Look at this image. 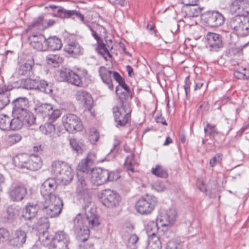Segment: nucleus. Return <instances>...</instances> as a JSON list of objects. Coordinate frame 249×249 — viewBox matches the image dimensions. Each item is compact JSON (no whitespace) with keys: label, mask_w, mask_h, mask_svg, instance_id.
Segmentation results:
<instances>
[{"label":"nucleus","mask_w":249,"mask_h":249,"mask_svg":"<svg viewBox=\"0 0 249 249\" xmlns=\"http://www.w3.org/2000/svg\"><path fill=\"white\" fill-rule=\"evenodd\" d=\"M84 209L86 211L85 217H82L79 213L73 220L76 231V238L79 243L86 242L89 239V231L88 226L92 228L99 224L95 209L91 207L89 209L88 205L85 206Z\"/></svg>","instance_id":"obj_1"},{"label":"nucleus","mask_w":249,"mask_h":249,"mask_svg":"<svg viewBox=\"0 0 249 249\" xmlns=\"http://www.w3.org/2000/svg\"><path fill=\"white\" fill-rule=\"evenodd\" d=\"M113 116L117 127L124 126L128 123L131 110L128 103L121 98V103L112 108Z\"/></svg>","instance_id":"obj_2"},{"label":"nucleus","mask_w":249,"mask_h":249,"mask_svg":"<svg viewBox=\"0 0 249 249\" xmlns=\"http://www.w3.org/2000/svg\"><path fill=\"white\" fill-rule=\"evenodd\" d=\"M228 27L238 36H245L249 35V17L235 16L230 19Z\"/></svg>","instance_id":"obj_3"},{"label":"nucleus","mask_w":249,"mask_h":249,"mask_svg":"<svg viewBox=\"0 0 249 249\" xmlns=\"http://www.w3.org/2000/svg\"><path fill=\"white\" fill-rule=\"evenodd\" d=\"M63 205L62 200L59 197L53 196L52 199L45 200L42 210L47 218H52L59 215Z\"/></svg>","instance_id":"obj_4"},{"label":"nucleus","mask_w":249,"mask_h":249,"mask_svg":"<svg viewBox=\"0 0 249 249\" xmlns=\"http://www.w3.org/2000/svg\"><path fill=\"white\" fill-rule=\"evenodd\" d=\"M157 202V198L154 196L146 195L137 201L136 208L140 213L148 214L153 211Z\"/></svg>","instance_id":"obj_5"},{"label":"nucleus","mask_w":249,"mask_h":249,"mask_svg":"<svg viewBox=\"0 0 249 249\" xmlns=\"http://www.w3.org/2000/svg\"><path fill=\"white\" fill-rule=\"evenodd\" d=\"M100 200L106 207L114 208L119 205L121 197L116 191L111 189H105L102 191Z\"/></svg>","instance_id":"obj_6"},{"label":"nucleus","mask_w":249,"mask_h":249,"mask_svg":"<svg viewBox=\"0 0 249 249\" xmlns=\"http://www.w3.org/2000/svg\"><path fill=\"white\" fill-rule=\"evenodd\" d=\"M62 121L66 130L71 133L80 131L83 126L80 118L74 114H67L64 115Z\"/></svg>","instance_id":"obj_7"},{"label":"nucleus","mask_w":249,"mask_h":249,"mask_svg":"<svg viewBox=\"0 0 249 249\" xmlns=\"http://www.w3.org/2000/svg\"><path fill=\"white\" fill-rule=\"evenodd\" d=\"M57 185L53 178L46 180L42 184L40 193L45 200L52 199V196H57L55 194Z\"/></svg>","instance_id":"obj_8"},{"label":"nucleus","mask_w":249,"mask_h":249,"mask_svg":"<svg viewBox=\"0 0 249 249\" xmlns=\"http://www.w3.org/2000/svg\"><path fill=\"white\" fill-rule=\"evenodd\" d=\"M70 242V239L68 235L63 231H58L55 233L50 248L69 249Z\"/></svg>","instance_id":"obj_9"},{"label":"nucleus","mask_w":249,"mask_h":249,"mask_svg":"<svg viewBox=\"0 0 249 249\" xmlns=\"http://www.w3.org/2000/svg\"><path fill=\"white\" fill-rule=\"evenodd\" d=\"M60 78L65 81L77 87H82L83 83L80 76L70 69L62 70L60 72Z\"/></svg>","instance_id":"obj_10"},{"label":"nucleus","mask_w":249,"mask_h":249,"mask_svg":"<svg viewBox=\"0 0 249 249\" xmlns=\"http://www.w3.org/2000/svg\"><path fill=\"white\" fill-rule=\"evenodd\" d=\"M12 105L13 115H24L28 111L29 101L26 97H18L13 101Z\"/></svg>","instance_id":"obj_11"},{"label":"nucleus","mask_w":249,"mask_h":249,"mask_svg":"<svg viewBox=\"0 0 249 249\" xmlns=\"http://www.w3.org/2000/svg\"><path fill=\"white\" fill-rule=\"evenodd\" d=\"M77 180L76 182V193L85 197L89 196V194L88 190V176L87 174L82 175L80 173H77Z\"/></svg>","instance_id":"obj_12"},{"label":"nucleus","mask_w":249,"mask_h":249,"mask_svg":"<svg viewBox=\"0 0 249 249\" xmlns=\"http://www.w3.org/2000/svg\"><path fill=\"white\" fill-rule=\"evenodd\" d=\"M108 170L97 168L92 170L91 181L96 186L102 185L108 181Z\"/></svg>","instance_id":"obj_13"},{"label":"nucleus","mask_w":249,"mask_h":249,"mask_svg":"<svg viewBox=\"0 0 249 249\" xmlns=\"http://www.w3.org/2000/svg\"><path fill=\"white\" fill-rule=\"evenodd\" d=\"M75 97L78 101L84 105L86 110L92 113L91 108L93 101L90 93L84 90H79L76 92Z\"/></svg>","instance_id":"obj_14"},{"label":"nucleus","mask_w":249,"mask_h":249,"mask_svg":"<svg viewBox=\"0 0 249 249\" xmlns=\"http://www.w3.org/2000/svg\"><path fill=\"white\" fill-rule=\"evenodd\" d=\"M27 194L26 187L20 184L13 185L9 192L10 198L13 201H19L23 200Z\"/></svg>","instance_id":"obj_15"},{"label":"nucleus","mask_w":249,"mask_h":249,"mask_svg":"<svg viewBox=\"0 0 249 249\" xmlns=\"http://www.w3.org/2000/svg\"><path fill=\"white\" fill-rule=\"evenodd\" d=\"M207 41L211 51H217L219 49L222 48L223 46L221 36L216 33H208Z\"/></svg>","instance_id":"obj_16"},{"label":"nucleus","mask_w":249,"mask_h":249,"mask_svg":"<svg viewBox=\"0 0 249 249\" xmlns=\"http://www.w3.org/2000/svg\"><path fill=\"white\" fill-rule=\"evenodd\" d=\"M27 238V232L19 228L13 232L10 243L13 246L21 247L25 243Z\"/></svg>","instance_id":"obj_17"},{"label":"nucleus","mask_w":249,"mask_h":249,"mask_svg":"<svg viewBox=\"0 0 249 249\" xmlns=\"http://www.w3.org/2000/svg\"><path fill=\"white\" fill-rule=\"evenodd\" d=\"M167 233L168 232L160 237L157 236L155 232L149 235L147 249H161L162 242H166L165 239L167 238Z\"/></svg>","instance_id":"obj_18"},{"label":"nucleus","mask_w":249,"mask_h":249,"mask_svg":"<svg viewBox=\"0 0 249 249\" xmlns=\"http://www.w3.org/2000/svg\"><path fill=\"white\" fill-rule=\"evenodd\" d=\"M29 40L30 41V44L35 49L40 51H45V37L41 35H33L29 36Z\"/></svg>","instance_id":"obj_19"},{"label":"nucleus","mask_w":249,"mask_h":249,"mask_svg":"<svg viewBox=\"0 0 249 249\" xmlns=\"http://www.w3.org/2000/svg\"><path fill=\"white\" fill-rule=\"evenodd\" d=\"M39 208L37 204L28 203L23 210V213L22 217L26 220H34Z\"/></svg>","instance_id":"obj_20"},{"label":"nucleus","mask_w":249,"mask_h":249,"mask_svg":"<svg viewBox=\"0 0 249 249\" xmlns=\"http://www.w3.org/2000/svg\"><path fill=\"white\" fill-rule=\"evenodd\" d=\"M177 213L174 208H170L163 215L160 220L162 222L161 226L163 227L169 226L174 224L176 220Z\"/></svg>","instance_id":"obj_21"},{"label":"nucleus","mask_w":249,"mask_h":249,"mask_svg":"<svg viewBox=\"0 0 249 249\" xmlns=\"http://www.w3.org/2000/svg\"><path fill=\"white\" fill-rule=\"evenodd\" d=\"M177 213L174 208H170L163 215L160 220L162 222L161 226L163 227L169 226L174 224L176 220Z\"/></svg>","instance_id":"obj_22"},{"label":"nucleus","mask_w":249,"mask_h":249,"mask_svg":"<svg viewBox=\"0 0 249 249\" xmlns=\"http://www.w3.org/2000/svg\"><path fill=\"white\" fill-rule=\"evenodd\" d=\"M177 213L174 208H170L163 215L160 220L162 222L161 226L163 227L169 226L174 224L176 220Z\"/></svg>","instance_id":"obj_23"},{"label":"nucleus","mask_w":249,"mask_h":249,"mask_svg":"<svg viewBox=\"0 0 249 249\" xmlns=\"http://www.w3.org/2000/svg\"><path fill=\"white\" fill-rule=\"evenodd\" d=\"M21 208L16 205H11L6 209V218L9 222H13L19 215Z\"/></svg>","instance_id":"obj_24"},{"label":"nucleus","mask_w":249,"mask_h":249,"mask_svg":"<svg viewBox=\"0 0 249 249\" xmlns=\"http://www.w3.org/2000/svg\"><path fill=\"white\" fill-rule=\"evenodd\" d=\"M203 8L201 7L196 4L193 5L183 6L182 11L185 12L186 15L189 17H196L202 14Z\"/></svg>","instance_id":"obj_25"},{"label":"nucleus","mask_w":249,"mask_h":249,"mask_svg":"<svg viewBox=\"0 0 249 249\" xmlns=\"http://www.w3.org/2000/svg\"><path fill=\"white\" fill-rule=\"evenodd\" d=\"M99 72L103 82L107 85L108 89H113V85L112 82V71L108 70L105 67H101L99 68Z\"/></svg>","instance_id":"obj_26"},{"label":"nucleus","mask_w":249,"mask_h":249,"mask_svg":"<svg viewBox=\"0 0 249 249\" xmlns=\"http://www.w3.org/2000/svg\"><path fill=\"white\" fill-rule=\"evenodd\" d=\"M53 109L52 104L41 102H37L34 108L36 113L43 118L47 117L50 109Z\"/></svg>","instance_id":"obj_27"},{"label":"nucleus","mask_w":249,"mask_h":249,"mask_svg":"<svg viewBox=\"0 0 249 249\" xmlns=\"http://www.w3.org/2000/svg\"><path fill=\"white\" fill-rule=\"evenodd\" d=\"M73 15H75L77 18H79L81 21L85 23L84 16L79 11L67 10L64 8H61L57 10V16L62 18H71Z\"/></svg>","instance_id":"obj_28"},{"label":"nucleus","mask_w":249,"mask_h":249,"mask_svg":"<svg viewBox=\"0 0 249 249\" xmlns=\"http://www.w3.org/2000/svg\"><path fill=\"white\" fill-rule=\"evenodd\" d=\"M73 15H75L77 18H79L81 21L85 23L84 16L79 11L67 10L64 8H61L57 10V16L62 18H71Z\"/></svg>","instance_id":"obj_29"},{"label":"nucleus","mask_w":249,"mask_h":249,"mask_svg":"<svg viewBox=\"0 0 249 249\" xmlns=\"http://www.w3.org/2000/svg\"><path fill=\"white\" fill-rule=\"evenodd\" d=\"M64 50L72 56L76 57L83 53V49L80 45L75 42H72L65 46Z\"/></svg>","instance_id":"obj_30"},{"label":"nucleus","mask_w":249,"mask_h":249,"mask_svg":"<svg viewBox=\"0 0 249 249\" xmlns=\"http://www.w3.org/2000/svg\"><path fill=\"white\" fill-rule=\"evenodd\" d=\"M45 46L46 51L47 50L55 51L60 50L62 46V44L61 40L58 37H50L48 39L46 38Z\"/></svg>","instance_id":"obj_31"},{"label":"nucleus","mask_w":249,"mask_h":249,"mask_svg":"<svg viewBox=\"0 0 249 249\" xmlns=\"http://www.w3.org/2000/svg\"><path fill=\"white\" fill-rule=\"evenodd\" d=\"M68 166L65 162L54 161L52 164V172L58 178L66 169H68Z\"/></svg>","instance_id":"obj_32"},{"label":"nucleus","mask_w":249,"mask_h":249,"mask_svg":"<svg viewBox=\"0 0 249 249\" xmlns=\"http://www.w3.org/2000/svg\"><path fill=\"white\" fill-rule=\"evenodd\" d=\"M41 166L42 161L40 158L37 156H33L30 158L25 169L31 171H36L40 169Z\"/></svg>","instance_id":"obj_33"},{"label":"nucleus","mask_w":249,"mask_h":249,"mask_svg":"<svg viewBox=\"0 0 249 249\" xmlns=\"http://www.w3.org/2000/svg\"><path fill=\"white\" fill-rule=\"evenodd\" d=\"M209 22L212 25L217 27L222 25L225 21V18L223 15L218 11L213 12L209 17Z\"/></svg>","instance_id":"obj_34"},{"label":"nucleus","mask_w":249,"mask_h":249,"mask_svg":"<svg viewBox=\"0 0 249 249\" xmlns=\"http://www.w3.org/2000/svg\"><path fill=\"white\" fill-rule=\"evenodd\" d=\"M34 64L33 60H31L21 65L18 70V74L21 75L30 76Z\"/></svg>","instance_id":"obj_35"},{"label":"nucleus","mask_w":249,"mask_h":249,"mask_svg":"<svg viewBox=\"0 0 249 249\" xmlns=\"http://www.w3.org/2000/svg\"><path fill=\"white\" fill-rule=\"evenodd\" d=\"M92 164L89 162L85 159L81 160L77 166V173L81 174L82 175H85L88 176V174L91 172V166Z\"/></svg>","instance_id":"obj_36"},{"label":"nucleus","mask_w":249,"mask_h":249,"mask_svg":"<svg viewBox=\"0 0 249 249\" xmlns=\"http://www.w3.org/2000/svg\"><path fill=\"white\" fill-rule=\"evenodd\" d=\"M68 169H66L58 178L64 184L66 185L70 183L73 179V174L71 168L69 166Z\"/></svg>","instance_id":"obj_37"},{"label":"nucleus","mask_w":249,"mask_h":249,"mask_svg":"<svg viewBox=\"0 0 249 249\" xmlns=\"http://www.w3.org/2000/svg\"><path fill=\"white\" fill-rule=\"evenodd\" d=\"M70 144L73 150L77 153H82L85 149V145L83 141L75 138H71L70 140Z\"/></svg>","instance_id":"obj_38"},{"label":"nucleus","mask_w":249,"mask_h":249,"mask_svg":"<svg viewBox=\"0 0 249 249\" xmlns=\"http://www.w3.org/2000/svg\"><path fill=\"white\" fill-rule=\"evenodd\" d=\"M15 117L10 118V130L20 129L23 125V117L20 114L14 115Z\"/></svg>","instance_id":"obj_39"},{"label":"nucleus","mask_w":249,"mask_h":249,"mask_svg":"<svg viewBox=\"0 0 249 249\" xmlns=\"http://www.w3.org/2000/svg\"><path fill=\"white\" fill-rule=\"evenodd\" d=\"M87 26L90 30L92 36L97 41L98 43L102 41V40L101 39L100 37L97 33V32H103L104 34H105L106 33V30L104 27L99 24H94L93 25H87Z\"/></svg>","instance_id":"obj_40"},{"label":"nucleus","mask_w":249,"mask_h":249,"mask_svg":"<svg viewBox=\"0 0 249 249\" xmlns=\"http://www.w3.org/2000/svg\"><path fill=\"white\" fill-rule=\"evenodd\" d=\"M98 46L97 48V51L98 53L103 55V56L106 58V55H107L109 57H111L112 55L108 51V48H110L112 49L113 48L112 46L110 47L109 45H107V47L106 45L102 41L98 43Z\"/></svg>","instance_id":"obj_41"},{"label":"nucleus","mask_w":249,"mask_h":249,"mask_svg":"<svg viewBox=\"0 0 249 249\" xmlns=\"http://www.w3.org/2000/svg\"><path fill=\"white\" fill-rule=\"evenodd\" d=\"M10 117L4 114L0 115V128L2 130H10Z\"/></svg>","instance_id":"obj_42"},{"label":"nucleus","mask_w":249,"mask_h":249,"mask_svg":"<svg viewBox=\"0 0 249 249\" xmlns=\"http://www.w3.org/2000/svg\"><path fill=\"white\" fill-rule=\"evenodd\" d=\"M38 87L36 89L44 92L47 94H50L52 92L51 87L49 85L47 81L43 80L39 81H37Z\"/></svg>","instance_id":"obj_43"},{"label":"nucleus","mask_w":249,"mask_h":249,"mask_svg":"<svg viewBox=\"0 0 249 249\" xmlns=\"http://www.w3.org/2000/svg\"><path fill=\"white\" fill-rule=\"evenodd\" d=\"M151 172L153 175L160 178H166L168 175L167 171L159 165H157L155 168H152Z\"/></svg>","instance_id":"obj_44"},{"label":"nucleus","mask_w":249,"mask_h":249,"mask_svg":"<svg viewBox=\"0 0 249 249\" xmlns=\"http://www.w3.org/2000/svg\"><path fill=\"white\" fill-rule=\"evenodd\" d=\"M22 84L23 88L28 89H36L38 87L37 81L31 78L25 79Z\"/></svg>","instance_id":"obj_45"},{"label":"nucleus","mask_w":249,"mask_h":249,"mask_svg":"<svg viewBox=\"0 0 249 249\" xmlns=\"http://www.w3.org/2000/svg\"><path fill=\"white\" fill-rule=\"evenodd\" d=\"M61 114V110L53 105V109H50L47 118L50 122H53L58 119Z\"/></svg>","instance_id":"obj_46"},{"label":"nucleus","mask_w":249,"mask_h":249,"mask_svg":"<svg viewBox=\"0 0 249 249\" xmlns=\"http://www.w3.org/2000/svg\"><path fill=\"white\" fill-rule=\"evenodd\" d=\"M46 60L49 65H54L55 67L58 64L61 63L62 58L57 54H50L46 56Z\"/></svg>","instance_id":"obj_47"},{"label":"nucleus","mask_w":249,"mask_h":249,"mask_svg":"<svg viewBox=\"0 0 249 249\" xmlns=\"http://www.w3.org/2000/svg\"><path fill=\"white\" fill-rule=\"evenodd\" d=\"M23 117V124L31 125L34 124L36 121V117L33 113L29 112V110L26 111V114L21 115Z\"/></svg>","instance_id":"obj_48"},{"label":"nucleus","mask_w":249,"mask_h":249,"mask_svg":"<svg viewBox=\"0 0 249 249\" xmlns=\"http://www.w3.org/2000/svg\"><path fill=\"white\" fill-rule=\"evenodd\" d=\"M204 132L206 135L212 137L213 138L216 136L218 134V131L214 124H207L206 126L204 128Z\"/></svg>","instance_id":"obj_49"},{"label":"nucleus","mask_w":249,"mask_h":249,"mask_svg":"<svg viewBox=\"0 0 249 249\" xmlns=\"http://www.w3.org/2000/svg\"><path fill=\"white\" fill-rule=\"evenodd\" d=\"M10 95L8 91L0 94V110L4 108L10 103Z\"/></svg>","instance_id":"obj_50"},{"label":"nucleus","mask_w":249,"mask_h":249,"mask_svg":"<svg viewBox=\"0 0 249 249\" xmlns=\"http://www.w3.org/2000/svg\"><path fill=\"white\" fill-rule=\"evenodd\" d=\"M136 162L135 160L134 159V155L132 154H130L129 156H127L125 161V166L126 168L128 170H130L132 172L134 171V166L136 164Z\"/></svg>","instance_id":"obj_51"},{"label":"nucleus","mask_w":249,"mask_h":249,"mask_svg":"<svg viewBox=\"0 0 249 249\" xmlns=\"http://www.w3.org/2000/svg\"><path fill=\"white\" fill-rule=\"evenodd\" d=\"M18 162L17 163L18 167L21 169H25L26 164L28 162L30 158L26 154L19 155L18 157Z\"/></svg>","instance_id":"obj_52"},{"label":"nucleus","mask_w":249,"mask_h":249,"mask_svg":"<svg viewBox=\"0 0 249 249\" xmlns=\"http://www.w3.org/2000/svg\"><path fill=\"white\" fill-rule=\"evenodd\" d=\"M21 139V136L20 134L15 133L9 135L7 139V142L12 145L19 142Z\"/></svg>","instance_id":"obj_53"},{"label":"nucleus","mask_w":249,"mask_h":249,"mask_svg":"<svg viewBox=\"0 0 249 249\" xmlns=\"http://www.w3.org/2000/svg\"><path fill=\"white\" fill-rule=\"evenodd\" d=\"M223 159V155L221 153L216 154L210 160V165L213 167L217 164H220Z\"/></svg>","instance_id":"obj_54"},{"label":"nucleus","mask_w":249,"mask_h":249,"mask_svg":"<svg viewBox=\"0 0 249 249\" xmlns=\"http://www.w3.org/2000/svg\"><path fill=\"white\" fill-rule=\"evenodd\" d=\"M99 134L95 129H93L90 131L89 139L92 144H95L98 140Z\"/></svg>","instance_id":"obj_55"},{"label":"nucleus","mask_w":249,"mask_h":249,"mask_svg":"<svg viewBox=\"0 0 249 249\" xmlns=\"http://www.w3.org/2000/svg\"><path fill=\"white\" fill-rule=\"evenodd\" d=\"M232 129L231 124L227 119L223 123L222 126V131L223 133L227 135Z\"/></svg>","instance_id":"obj_56"},{"label":"nucleus","mask_w":249,"mask_h":249,"mask_svg":"<svg viewBox=\"0 0 249 249\" xmlns=\"http://www.w3.org/2000/svg\"><path fill=\"white\" fill-rule=\"evenodd\" d=\"M166 249H182V245L174 241H170L167 244Z\"/></svg>","instance_id":"obj_57"},{"label":"nucleus","mask_w":249,"mask_h":249,"mask_svg":"<svg viewBox=\"0 0 249 249\" xmlns=\"http://www.w3.org/2000/svg\"><path fill=\"white\" fill-rule=\"evenodd\" d=\"M9 231L5 228H0V243L5 241L9 236Z\"/></svg>","instance_id":"obj_58"},{"label":"nucleus","mask_w":249,"mask_h":249,"mask_svg":"<svg viewBox=\"0 0 249 249\" xmlns=\"http://www.w3.org/2000/svg\"><path fill=\"white\" fill-rule=\"evenodd\" d=\"M139 239V237L136 234H131L127 240L128 245L130 246L135 245Z\"/></svg>","instance_id":"obj_59"},{"label":"nucleus","mask_w":249,"mask_h":249,"mask_svg":"<svg viewBox=\"0 0 249 249\" xmlns=\"http://www.w3.org/2000/svg\"><path fill=\"white\" fill-rule=\"evenodd\" d=\"M51 123L52 122L46 123L44 126V129L45 130V133L46 134H51L55 130V126Z\"/></svg>","instance_id":"obj_60"},{"label":"nucleus","mask_w":249,"mask_h":249,"mask_svg":"<svg viewBox=\"0 0 249 249\" xmlns=\"http://www.w3.org/2000/svg\"><path fill=\"white\" fill-rule=\"evenodd\" d=\"M121 93V95L119 97L120 99L121 100V98H122V99L126 103H127L125 101V100L128 98V97H130V98H132V95L131 94V92L130 90H125V91H123ZM120 103L121 102L120 104Z\"/></svg>","instance_id":"obj_61"},{"label":"nucleus","mask_w":249,"mask_h":249,"mask_svg":"<svg viewBox=\"0 0 249 249\" xmlns=\"http://www.w3.org/2000/svg\"><path fill=\"white\" fill-rule=\"evenodd\" d=\"M79 249H94L91 243L85 244V242H80L79 244Z\"/></svg>","instance_id":"obj_62"},{"label":"nucleus","mask_w":249,"mask_h":249,"mask_svg":"<svg viewBox=\"0 0 249 249\" xmlns=\"http://www.w3.org/2000/svg\"><path fill=\"white\" fill-rule=\"evenodd\" d=\"M96 159V154L93 152H89L85 159L87 160L89 162L93 164V162Z\"/></svg>","instance_id":"obj_63"},{"label":"nucleus","mask_w":249,"mask_h":249,"mask_svg":"<svg viewBox=\"0 0 249 249\" xmlns=\"http://www.w3.org/2000/svg\"><path fill=\"white\" fill-rule=\"evenodd\" d=\"M48 218L47 217L40 218L38 221V225L39 226H44L45 228L47 229L49 227Z\"/></svg>","instance_id":"obj_64"}]
</instances>
